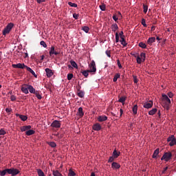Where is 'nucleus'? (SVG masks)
<instances>
[{
  "mask_svg": "<svg viewBox=\"0 0 176 176\" xmlns=\"http://www.w3.org/2000/svg\"><path fill=\"white\" fill-rule=\"evenodd\" d=\"M167 142H169V146H170V147L176 146V138L174 135H170L167 139Z\"/></svg>",
  "mask_w": 176,
  "mask_h": 176,
  "instance_id": "nucleus-6",
  "label": "nucleus"
},
{
  "mask_svg": "<svg viewBox=\"0 0 176 176\" xmlns=\"http://www.w3.org/2000/svg\"><path fill=\"white\" fill-rule=\"evenodd\" d=\"M70 63L72 65V67H74V68H78V65L76 62L74 61V60H71Z\"/></svg>",
  "mask_w": 176,
  "mask_h": 176,
  "instance_id": "nucleus-34",
  "label": "nucleus"
},
{
  "mask_svg": "<svg viewBox=\"0 0 176 176\" xmlns=\"http://www.w3.org/2000/svg\"><path fill=\"white\" fill-rule=\"evenodd\" d=\"M6 131H4V129H0V135H6Z\"/></svg>",
  "mask_w": 176,
  "mask_h": 176,
  "instance_id": "nucleus-53",
  "label": "nucleus"
},
{
  "mask_svg": "<svg viewBox=\"0 0 176 176\" xmlns=\"http://www.w3.org/2000/svg\"><path fill=\"white\" fill-rule=\"evenodd\" d=\"M45 72L48 78H51V76H52L54 74V72H52V70L51 69H49V67H47L45 69Z\"/></svg>",
  "mask_w": 176,
  "mask_h": 176,
  "instance_id": "nucleus-14",
  "label": "nucleus"
},
{
  "mask_svg": "<svg viewBox=\"0 0 176 176\" xmlns=\"http://www.w3.org/2000/svg\"><path fill=\"white\" fill-rule=\"evenodd\" d=\"M11 101H16V98L15 96V95H11Z\"/></svg>",
  "mask_w": 176,
  "mask_h": 176,
  "instance_id": "nucleus-54",
  "label": "nucleus"
},
{
  "mask_svg": "<svg viewBox=\"0 0 176 176\" xmlns=\"http://www.w3.org/2000/svg\"><path fill=\"white\" fill-rule=\"evenodd\" d=\"M72 78H74V74L73 73H69L67 74V80H72Z\"/></svg>",
  "mask_w": 176,
  "mask_h": 176,
  "instance_id": "nucleus-44",
  "label": "nucleus"
},
{
  "mask_svg": "<svg viewBox=\"0 0 176 176\" xmlns=\"http://www.w3.org/2000/svg\"><path fill=\"white\" fill-rule=\"evenodd\" d=\"M160 149L157 148V149L155 150L154 153L153 154V158H157V155H159Z\"/></svg>",
  "mask_w": 176,
  "mask_h": 176,
  "instance_id": "nucleus-30",
  "label": "nucleus"
},
{
  "mask_svg": "<svg viewBox=\"0 0 176 176\" xmlns=\"http://www.w3.org/2000/svg\"><path fill=\"white\" fill-rule=\"evenodd\" d=\"M14 25L13 23H9V24L7 25L6 28H4L3 30V35L6 36L7 34H10V32L12 31V28H13Z\"/></svg>",
  "mask_w": 176,
  "mask_h": 176,
  "instance_id": "nucleus-5",
  "label": "nucleus"
},
{
  "mask_svg": "<svg viewBox=\"0 0 176 176\" xmlns=\"http://www.w3.org/2000/svg\"><path fill=\"white\" fill-rule=\"evenodd\" d=\"M173 155L171 152H164V155L161 157V160L169 161L171 160Z\"/></svg>",
  "mask_w": 176,
  "mask_h": 176,
  "instance_id": "nucleus-7",
  "label": "nucleus"
},
{
  "mask_svg": "<svg viewBox=\"0 0 176 176\" xmlns=\"http://www.w3.org/2000/svg\"><path fill=\"white\" fill-rule=\"evenodd\" d=\"M120 43L124 47H126L127 46V43H126V41H125V36L124 35L122 36V38L120 39Z\"/></svg>",
  "mask_w": 176,
  "mask_h": 176,
  "instance_id": "nucleus-19",
  "label": "nucleus"
},
{
  "mask_svg": "<svg viewBox=\"0 0 176 176\" xmlns=\"http://www.w3.org/2000/svg\"><path fill=\"white\" fill-rule=\"evenodd\" d=\"M120 38L122 39V37L124 36V32L122 30L120 33Z\"/></svg>",
  "mask_w": 176,
  "mask_h": 176,
  "instance_id": "nucleus-60",
  "label": "nucleus"
},
{
  "mask_svg": "<svg viewBox=\"0 0 176 176\" xmlns=\"http://www.w3.org/2000/svg\"><path fill=\"white\" fill-rule=\"evenodd\" d=\"M7 173L11 174L12 176H16L20 173V170L14 168H5V170H0V176H5Z\"/></svg>",
  "mask_w": 176,
  "mask_h": 176,
  "instance_id": "nucleus-1",
  "label": "nucleus"
},
{
  "mask_svg": "<svg viewBox=\"0 0 176 176\" xmlns=\"http://www.w3.org/2000/svg\"><path fill=\"white\" fill-rule=\"evenodd\" d=\"M100 9L102 11H105V10H106V6H105V4H102L101 6H100Z\"/></svg>",
  "mask_w": 176,
  "mask_h": 176,
  "instance_id": "nucleus-46",
  "label": "nucleus"
},
{
  "mask_svg": "<svg viewBox=\"0 0 176 176\" xmlns=\"http://www.w3.org/2000/svg\"><path fill=\"white\" fill-rule=\"evenodd\" d=\"M28 85L29 84H23L21 87V91L22 92L25 93V94H28L29 93Z\"/></svg>",
  "mask_w": 176,
  "mask_h": 176,
  "instance_id": "nucleus-11",
  "label": "nucleus"
},
{
  "mask_svg": "<svg viewBox=\"0 0 176 176\" xmlns=\"http://www.w3.org/2000/svg\"><path fill=\"white\" fill-rule=\"evenodd\" d=\"M12 111V109H6V112H7V113H11Z\"/></svg>",
  "mask_w": 176,
  "mask_h": 176,
  "instance_id": "nucleus-59",
  "label": "nucleus"
},
{
  "mask_svg": "<svg viewBox=\"0 0 176 176\" xmlns=\"http://www.w3.org/2000/svg\"><path fill=\"white\" fill-rule=\"evenodd\" d=\"M153 107V100H149V102H146L144 103V107L145 109H151Z\"/></svg>",
  "mask_w": 176,
  "mask_h": 176,
  "instance_id": "nucleus-12",
  "label": "nucleus"
},
{
  "mask_svg": "<svg viewBox=\"0 0 176 176\" xmlns=\"http://www.w3.org/2000/svg\"><path fill=\"white\" fill-rule=\"evenodd\" d=\"M13 68L24 69L25 68V65L24 63H17L16 65H12Z\"/></svg>",
  "mask_w": 176,
  "mask_h": 176,
  "instance_id": "nucleus-15",
  "label": "nucleus"
},
{
  "mask_svg": "<svg viewBox=\"0 0 176 176\" xmlns=\"http://www.w3.org/2000/svg\"><path fill=\"white\" fill-rule=\"evenodd\" d=\"M35 96H36V97L37 98H38V100H41L42 96H41V95L40 94L39 91H36V90Z\"/></svg>",
  "mask_w": 176,
  "mask_h": 176,
  "instance_id": "nucleus-36",
  "label": "nucleus"
},
{
  "mask_svg": "<svg viewBox=\"0 0 176 176\" xmlns=\"http://www.w3.org/2000/svg\"><path fill=\"white\" fill-rule=\"evenodd\" d=\"M97 120H98V122H105L106 120H107L108 117L106 116L105 115H101L100 116H98Z\"/></svg>",
  "mask_w": 176,
  "mask_h": 176,
  "instance_id": "nucleus-13",
  "label": "nucleus"
},
{
  "mask_svg": "<svg viewBox=\"0 0 176 176\" xmlns=\"http://www.w3.org/2000/svg\"><path fill=\"white\" fill-rule=\"evenodd\" d=\"M155 41H156L155 37H150L147 41V44L151 45L152 44H153V43H155Z\"/></svg>",
  "mask_w": 176,
  "mask_h": 176,
  "instance_id": "nucleus-16",
  "label": "nucleus"
},
{
  "mask_svg": "<svg viewBox=\"0 0 176 176\" xmlns=\"http://www.w3.org/2000/svg\"><path fill=\"white\" fill-rule=\"evenodd\" d=\"M26 135L27 136H31L32 135H34V133H35V131H33V129H31V128L30 129H28V131H26Z\"/></svg>",
  "mask_w": 176,
  "mask_h": 176,
  "instance_id": "nucleus-24",
  "label": "nucleus"
},
{
  "mask_svg": "<svg viewBox=\"0 0 176 176\" xmlns=\"http://www.w3.org/2000/svg\"><path fill=\"white\" fill-rule=\"evenodd\" d=\"M91 176H96V174L94 173V172L91 173Z\"/></svg>",
  "mask_w": 176,
  "mask_h": 176,
  "instance_id": "nucleus-64",
  "label": "nucleus"
},
{
  "mask_svg": "<svg viewBox=\"0 0 176 176\" xmlns=\"http://www.w3.org/2000/svg\"><path fill=\"white\" fill-rule=\"evenodd\" d=\"M142 24L144 28H147V24H146V19H142Z\"/></svg>",
  "mask_w": 176,
  "mask_h": 176,
  "instance_id": "nucleus-47",
  "label": "nucleus"
},
{
  "mask_svg": "<svg viewBox=\"0 0 176 176\" xmlns=\"http://www.w3.org/2000/svg\"><path fill=\"white\" fill-rule=\"evenodd\" d=\"M126 98L124 96H122V98H120L118 100V102L120 103L124 104V102L126 101Z\"/></svg>",
  "mask_w": 176,
  "mask_h": 176,
  "instance_id": "nucleus-39",
  "label": "nucleus"
},
{
  "mask_svg": "<svg viewBox=\"0 0 176 176\" xmlns=\"http://www.w3.org/2000/svg\"><path fill=\"white\" fill-rule=\"evenodd\" d=\"M171 104V100L168 98V95L162 94V105L164 109L167 111L170 109V105Z\"/></svg>",
  "mask_w": 176,
  "mask_h": 176,
  "instance_id": "nucleus-2",
  "label": "nucleus"
},
{
  "mask_svg": "<svg viewBox=\"0 0 176 176\" xmlns=\"http://www.w3.org/2000/svg\"><path fill=\"white\" fill-rule=\"evenodd\" d=\"M131 55L134 56L135 58H137V63L140 64L141 63H144L146 60V54L145 52H141L140 56H136L135 54H131Z\"/></svg>",
  "mask_w": 176,
  "mask_h": 176,
  "instance_id": "nucleus-3",
  "label": "nucleus"
},
{
  "mask_svg": "<svg viewBox=\"0 0 176 176\" xmlns=\"http://www.w3.org/2000/svg\"><path fill=\"white\" fill-rule=\"evenodd\" d=\"M120 78V73H116L113 81V82H117V80Z\"/></svg>",
  "mask_w": 176,
  "mask_h": 176,
  "instance_id": "nucleus-27",
  "label": "nucleus"
},
{
  "mask_svg": "<svg viewBox=\"0 0 176 176\" xmlns=\"http://www.w3.org/2000/svg\"><path fill=\"white\" fill-rule=\"evenodd\" d=\"M113 20H114L115 22H117V21L118 20V17L116 16V15H113Z\"/></svg>",
  "mask_w": 176,
  "mask_h": 176,
  "instance_id": "nucleus-57",
  "label": "nucleus"
},
{
  "mask_svg": "<svg viewBox=\"0 0 176 176\" xmlns=\"http://www.w3.org/2000/svg\"><path fill=\"white\" fill-rule=\"evenodd\" d=\"M37 173L38 176H45L43 170H41V168H37Z\"/></svg>",
  "mask_w": 176,
  "mask_h": 176,
  "instance_id": "nucleus-29",
  "label": "nucleus"
},
{
  "mask_svg": "<svg viewBox=\"0 0 176 176\" xmlns=\"http://www.w3.org/2000/svg\"><path fill=\"white\" fill-rule=\"evenodd\" d=\"M118 66L120 69L122 68V65L120 63V59L117 60Z\"/></svg>",
  "mask_w": 176,
  "mask_h": 176,
  "instance_id": "nucleus-48",
  "label": "nucleus"
},
{
  "mask_svg": "<svg viewBox=\"0 0 176 176\" xmlns=\"http://www.w3.org/2000/svg\"><path fill=\"white\" fill-rule=\"evenodd\" d=\"M138 105H134L133 107V113L134 115H136L138 113Z\"/></svg>",
  "mask_w": 176,
  "mask_h": 176,
  "instance_id": "nucleus-31",
  "label": "nucleus"
},
{
  "mask_svg": "<svg viewBox=\"0 0 176 176\" xmlns=\"http://www.w3.org/2000/svg\"><path fill=\"white\" fill-rule=\"evenodd\" d=\"M52 175L54 176H63L61 173H60L59 170H52Z\"/></svg>",
  "mask_w": 176,
  "mask_h": 176,
  "instance_id": "nucleus-25",
  "label": "nucleus"
},
{
  "mask_svg": "<svg viewBox=\"0 0 176 176\" xmlns=\"http://www.w3.org/2000/svg\"><path fill=\"white\" fill-rule=\"evenodd\" d=\"M16 117H19L21 120L25 122V120H28V117L26 116L25 115H20V114H16Z\"/></svg>",
  "mask_w": 176,
  "mask_h": 176,
  "instance_id": "nucleus-18",
  "label": "nucleus"
},
{
  "mask_svg": "<svg viewBox=\"0 0 176 176\" xmlns=\"http://www.w3.org/2000/svg\"><path fill=\"white\" fill-rule=\"evenodd\" d=\"M82 31H84L85 33H89V28L88 26H83L82 28Z\"/></svg>",
  "mask_w": 176,
  "mask_h": 176,
  "instance_id": "nucleus-38",
  "label": "nucleus"
},
{
  "mask_svg": "<svg viewBox=\"0 0 176 176\" xmlns=\"http://www.w3.org/2000/svg\"><path fill=\"white\" fill-rule=\"evenodd\" d=\"M61 126L60 122L59 120H54L51 124L52 127H54L55 129H60Z\"/></svg>",
  "mask_w": 176,
  "mask_h": 176,
  "instance_id": "nucleus-9",
  "label": "nucleus"
},
{
  "mask_svg": "<svg viewBox=\"0 0 176 176\" xmlns=\"http://www.w3.org/2000/svg\"><path fill=\"white\" fill-rule=\"evenodd\" d=\"M28 90L30 91V93L36 95V89H34V87H32V85H28Z\"/></svg>",
  "mask_w": 176,
  "mask_h": 176,
  "instance_id": "nucleus-20",
  "label": "nucleus"
},
{
  "mask_svg": "<svg viewBox=\"0 0 176 176\" xmlns=\"http://www.w3.org/2000/svg\"><path fill=\"white\" fill-rule=\"evenodd\" d=\"M89 66V72H96V65L94 60H93L91 62Z\"/></svg>",
  "mask_w": 176,
  "mask_h": 176,
  "instance_id": "nucleus-8",
  "label": "nucleus"
},
{
  "mask_svg": "<svg viewBox=\"0 0 176 176\" xmlns=\"http://www.w3.org/2000/svg\"><path fill=\"white\" fill-rule=\"evenodd\" d=\"M37 3H42V2H45V0H36Z\"/></svg>",
  "mask_w": 176,
  "mask_h": 176,
  "instance_id": "nucleus-62",
  "label": "nucleus"
},
{
  "mask_svg": "<svg viewBox=\"0 0 176 176\" xmlns=\"http://www.w3.org/2000/svg\"><path fill=\"white\" fill-rule=\"evenodd\" d=\"M48 144H49V146H50V147H52V148H56L57 146L56 142H54V141L49 142Z\"/></svg>",
  "mask_w": 176,
  "mask_h": 176,
  "instance_id": "nucleus-37",
  "label": "nucleus"
},
{
  "mask_svg": "<svg viewBox=\"0 0 176 176\" xmlns=\"http://www.w3.org/2000/svg\"><path fill=\"white\" fill-rule=\"evenodd\" d=\"M113 160H114V157L113 153V155H111V157H109L108 162H113Z\"/></svg>",
  "mask_w": 176,
  "mask_h": 176,
  "instance_id": "nucleus-52",
  "label": "nucleus"
},
{
  "mask_svg": "<svg viewBox=\"0 0 176 176\" xmlns=\"http://www.w3.org/2000/svg\"><path fill=\"white\" fill-rule=\"evenodd\" d=\"M118 25L117 24H113L111 25V30L113 32H116L118 30Z\"/></svg>",
  "mask_w": 176,
  "mask_h": 176,
  "instance_id": "nucleus-28",
  "label": "nucleus"
},
{
  "mask_svg": "<svg viewBox=\"0 0 176 176\" xmlns=\"http://www.w3.org/2000/svg\"><path fill=\"white\" fill-rule=\"evenodd\" d=\"M106 55L108 56L109 58L111 57V51L110 50H107L106 51Z\"/></svg>",
  "mask_w": 176,
  "mask_h": 176,
  "instance_id": "nucleus-55",
  "label": "nucleus"
},
{
  "mask_svg": "<svg viewBox=\"0 0 176 176\" xmlns=\"http://www.w3.org/2000/svg\"><path fill=\"white\" fill-rule=\"evenodd\" d=\"M30 129H32L31 125L22 126V127H21V131H28V130Z\"/></svg>",
  "mask_w": 176,
  "mask_h": 176,
  "instance_id": "nucleus-17",
  "label": "nucleus"
},
{
  "mask_svg": "<svg viewBox=\"0 0 176 176\" xmlns=\"http://www.w3.org/2000/svg\"><path fill=\"white\" fill-rule=\"evenodd\" d=\"M157 112V109H153L148 111L149 115H154L155 113Z\"/></svg>",
  "mask_w": 176,
  "mask_h": 176,
  "instance_id": "nucleus-35",
  "label": "nucleus"
},
{
  "mask_svg": "<svg viewBox=\"0 0 176 176\" xmlns=\"http://www.w3.org/2000/svg\"><path fill=\"white\" fill-rule=\"evenodd\" d=\"M111 168H120V164H119L118 162H113L111 164Z\"/></svg>",
  "mask_w": 176,
  "mask_h": 176,
  "instance_id": "nucleus-23",
  "label": "nucleus"
},
{
  "mask_svg": "<svg viewBox=\"0 0 176 176\" xmlns=\"http://www.w3.org/2000/svg\"><path fill=\"white\" fill-rule=\"evenodd\" d=\"M77 96H79V98H82L85 96V92L83 91H80V89H79L77 93Z\"/></svg>",
  "mask_w": 176,
  "mask_h": 176,
  "instance_id": "nucleus-26",
  "label": "nucleus"
},
{
  "mask_svg": "<svg viewBox=\"0 0 176 176\" xmlns=\"http://www.w3.org/2000/svg\"><path fill=\"white\" fill-rule=\"evenodd\" d=\"M89 70L81 71V73L84 76H85V78H87V76H89Z\"/></svg>",
  "mask_w": 176,
  "mask_h": 176,
  "instance_id": "nucleus-33",
  "label": "nucleus"
},
{
  "mask_svg": "<svg viewBox=\"0 0 176 176\" xmlns=\"http://www.w3.org/2000/svg\"><path fill=\"white\" fill-rule=\"evenodd\" d=\"M120 41V35L118 33H116V43H119Z\"/></svg>",
  "mask_w": 176,
  "mask_h": 176,
  "instance_id": "nucleus-45",
  "label": "nucleus"
},
{
  "mask_svg": "<svg viewBox=\"0 0 176 176\" xmlns=\"http://www.w3.org/2000/svg\"><path fill=\"white\" fill-rule=\"evenodd\" d=\"M167 96H169L170 98H172L174 96V94L172 92H168Z\"/></svg>",
  "mask_w": 176,
  "mask_h": 176,
  "instance_id": "nucleus-51",
  "label": "nucleus"
},
{
  "mask_svg": "<svg viewBox=\"0 0 176 176\" xmlns=\"http://www.w3.org/2000/svg\"><path fill=\"white\" fill-rule=\"evenodd\" d=\"M123 113V109H120V116L122 117V115Z\"/></svg>",
  "mask_w": 176,
  "mask_h": 176,
  "instance_id": "nucleus-63",
  "label": "nucleus"
},
{
  "mask_svg": "<svg viewBox=\"0 0 176 176\" xmlns=\"http://www.w3.org/2000/svg\"><path fill=\"white\" fill-rule=\"evenodd\" d=\"M68 4L73 8H78V4H76V3L69 2Z\"/></svg>",
  "mask_w": 176,
  "mask_h": 176,
  "instance_id": "nucleus-40",
  "label": "nucleus"
},
{
  "mask_svg": "<svg viewBox=\"0 0 176 176\" xmlns=\"http://www.w3.org/2000/svg\"><path fill=\"white\" fill-rule=\"evenodd\" d=\"M120 152H118L116 149L113 150V159L118 158V157H120Z\"/></svg>",
  "mask_w": 176,
  "mask_h": 176,
  "instance_id": "nucleus-21",
  "label": "nucleus"
},
{
  "mask_svg": "<svg viewBox=\"0 0 176 176\" xmlns=\"http://www.w3.org/2000/svg\"><path fill=\"white\" fill-rule=\"evenodd\" d=\"M40 45L41 46H43L44 48H47V43L44 41H41V43H40Z\"/></svg>",
  "mask_w": 176,
  "mask_h": 176,
  "instance_id": "nucleus-43",
  "label": "nucleus"
},
{
  "mask_svg": "<svg viewBox=\"0 0 176 176\" xmlns=\"http://www.w3.org/2000/svg\"><path fill=\"white\" fill-rule=\"evenodd\" d=\"M78 115L80 116V118H82L84 113H83V109L82 107H79L78 111Z\"/></svg>",
  "mask_w": 176,
  "mask_h": 176,
  "instance_id": "nucleus-22",
  "label": "nucleus"
},
{
  "mask_svg": "<svg viewBox=\"0 0 176 176\" xmlns=\"http://www.w3.org/2000/svg\"><path fill=\"white\" fill-rule=\"evenodd\" d=\"M25 68H26L27 71H29V72H32V68L30 67H28V65H25Z\"/></svg>",
  "mask_w": 176,
  "mask_h": 176,
  "instance_id": "nucleus-56",
  "label": "nucleus"
},
{
  "mask_svg": "<svg viewBox=\"0 0 176 176\" xmlns=\"http://www.w3.org/2000/svg\"><path fill=\"white\" fill-rule=\"evenodd\" d=\"M139 47H141L142 48L145 49L146 48L147 46L146 43L141 42L139 43Z\"/></svg>",
  "mask_w": 176,
  "mask_h": 176,
  "instance_id": "nucleus-41",
  "label": "nucleus"
},
{
  "mask_svg": "<svg viewBox=\"0 0 176 176\" xmlns=\"http://www.w3.org/2000/svg\"><path fill=\"white\" fill-rule=\"evenodd\" d=\"M31 74H32L34 76H35V78H37V76H36V73L34 72V70H32V69H31Z\"/></svg>",
  "mask_w": 176,
  "mask_h": 176,
  "instance_id": "nucleus-58",
  "label": "nucleus"
},
{
  "mask_svg": "<svg viewBox=\"0 0 176 176\" xmlns=\"http://www.w3.org/2000/svg\"><path fill=\"white\" fill-rule=\"evenodd\" d=\"M68 176H76V173L72 168L69 170Z\"/></svg>",
  "mask_w": 176,
  "mask_h": 176,
  "instance_id": "nucleus-32",
  "label": "nucleus"
},
{
  "mask_svg": "<svg viewBox=\"0 0 176 176\" xmlns=\"http://www.w3.org/2000/svg\"><path fill=\"white\" fill-rule=\"evenodd\" d=\"M92 129L94 131H100L102 129V126L100 125V124H99V122H96L93 125Z\"/></svg>",
  "mask_w": 176,
  "mask_h": 176,
  "instance_id": "nucleus-10",
  "label": "nucleus"
},
{
  "mask_svg": "<svg viewBox=\"0 0 176 176\" xmlns=\"http://www.w3.org/2000/svg\"><path fill=\"white\" fill-rule=\"evenodd\" d=\"M78 16H79L78 14H76V13L73 14V17L74 19H75V20H78Z\"/></svg>",
  "mask_w": 176,
  "mask_h": 176,
  "instance_id": "nucleus-50",
  "label": "nucleus"
},
{
  "mask_svg": "<svg viewBox=\"0 0 176 176\" xmlns=\"http://www.w3.org/2000/svg\"><path fill=\"white\" fill-rule=\"evenodd\" d=\"M50 56H52V55H60V52H59V49L58 47H55V46H51L50 47V50L49 52Z\"/></svg>",
  "mask_w": 176,
  "mask_h": 176,
  "instance_id": "nucleus-4",
  "label": "nucleus"
},
{
  "mask_svg": "<svg viewBox=\"0 0 176 176\" xmlns=\"http://www.w3.org/2000/svg\"><path fill=\"white\" fill-rule=\"evenodd\" d=\"M143 9H144V13H147V11L148 10V6H146L145 4H143Z\"/></svg>",
  "mask_w": 176,
  "mask_h": 176,
  "instance_id": "nucleus-42",
  "label": "nucleus"
},
{
  "mask_svg": "<svg viewBox=\"0 0 176 176\" xmlns=\"http://www.w3.org/2000/svg\"><path fill=\"white\" fill-rule=\"evenodd\" d=\"M168 168V166H166V168H164V170H162V173H165L166 171H167Z\"/></svg>",
  "mask_w": 176,
  "mask_h": 176,
  "instance_id": "nucleus-61",
  "label": "nucleus"
},
{
  "mask_svg": "<svg viewBox=\"0 0 176 176\" xmlns=\"http://www.w3.org/2000/svg\"><path fill=\"white\" fill-rule=\"evenodd\" d=\"M133 81L134 83H138V78H137V76H133Z\"/></svg>",
  "mask_w": 176,
  "mask_h": 176,
  "instance_id": "nucleus-49",
  "label": "nucleus"
}]
</instances>
